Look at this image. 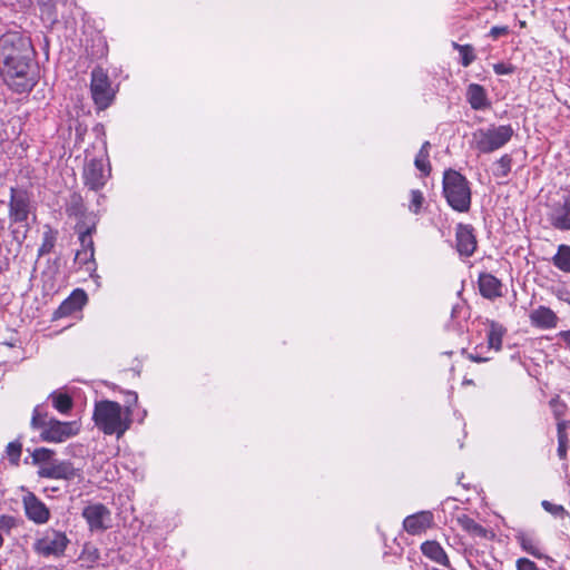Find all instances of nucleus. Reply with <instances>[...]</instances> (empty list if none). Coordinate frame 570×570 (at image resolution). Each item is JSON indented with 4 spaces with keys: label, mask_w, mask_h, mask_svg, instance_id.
<instances>
[{
    "label": "nucleus",
    "mask_w": 570,
    "mask_h": 570,
    "mask_svg": "<svg viewBox=\"0 0 570 570\" xmlns=\"http://www.w3.org/2000/svg\"><path fill=\"white\" fill-rule=\"evenodd\" d=\"M83 135L88 137L89 147L85 148V166L82 178L85 185L91 189H100L107 181L109 174L104 169V158L106 157V141L104 138V128L96 125L90 132L86 127L78 128V141L85 142Z\"/></svg>",
    "instance_id": "f257e3e1"
},
{
    "label": "nucleus",
    "mask_w": 570,
    "mask_h": 570,
    "mask_svg": "<svg viewBox=\"0 0 570 570\" xmlns=\"http://www.w3.org/2000/svg\"><path fill=\"white\" fill-rule=\"evenodd\" d=\"M94 420L105 434H116L118 438L129 429L130 424L128 420L122 419L121 405L108 400L96 403Z\"/></svg>",
    "instance_id": "f03ea898"
},
{
    "label": "nucleus",
    "mask_w": 570,
    "mask_h": 570,
    "mask_svg": "<svg viewBox=\"0 0 570 570\" xmlns=\"http://www.w3.org/2000/svg\"><path fill=\"white\" fill-rule=\"evenodd\" d=\"M0 73L6 85L17 94L30 91L38 80V70L33 59L2 66Z\"/></svg>",
    "instance_id": "7ed1b4c3"
},
{
    "label": "nucleus",
    "mask_w": 570,
    "mask_h": 570,
    "mask_svg": "<svg viewBox=\"0 0 570 570\" xmlns=\"http://www.w3.org/2000/svg\"><path fill=\"white\" fill-rule=\"evenodd\" d=\"M511 125H490L472 132L471 147L480 154H491L505 146L513 137Z\"/></svg>",
    "instance_id": "20e7f679"
},
{
    "label": "nucleus",
    "mask_w": 570,
    "mask_h": 570,
    "mask_svg": "<svg viewBox=\"0 0 570 570\" xmlns=\"http://www.w3.org/2000/svg\"><path fill=\"white\" fill-rule=\"evenodd\" d=\"M443 194L448 204L456 212L465 213L471 205L468 179L459 171L448 169L443 175Z\"/></svg>",
    "instance_id": "39448f33"
},
{
    "label": "nucleus",
    "mask_w": 570,
    "mask_h": 570,
    "mask_svg": "<svg viewBox=\"0 0 570 570\" xmlns=\"http://www.w3.org/2000/svg\"><path fill=\"white\" fill-rule=\"evenodd\" d=\"M31 39L19 32H8L0 37V61L2 66L33 59Z\"/></svg>",
    "instance_id": "423d86ee"
},
{
    "label": "nucleus",
    "mask_w": 570,
    "mask_h": 570,
    "mask_svg": "<svg viewBox=\"0 0 570 570\" xmlns=\"http://www.w3.org/2000/svg\"><path fill=\"white\" fill-rule=\"evenodd\" d=\"M96 217L89 216L86 217V222L83 224L78 223L76 228L79 234V243L80 249H77L73 262L79 263L85 266V271L92 276V273L96 271V263L94 259V240L92 233L96 230Z\"/></svg>",
    "instance_id": "0eeeda50"
},
{
    "label": "nucleus",
    "mask_w": 570,
    "mask_h": 570,
    "mask_svg": "<svg viewBox=\"0 0 570 570\" xmlns=\"http://www.w3.org/2000/svg\"><path fill=\"white\" fill-rule=\"evenodd\" d=\"M31 426L40 429V436L47 442H61L71 434L70 423H62L53 419L47 420V414L41 412V406L39 405L33 410Z\"/></svg>",
    "instance_id": "6e6552de"
},
{
    "label": "nucleus",
    "mask_w": 570,
    "mask_h": 570,
    "mask_svg": "<svg viewBox=\"0 0 570 570\" xmlns=\"http://www.w3.org/2000/svg\"><path fill=\"white\" fill-rule=\"evenodd\" d=\"M90 94L98 110L108 108L116 97V89L111 86L107 72L100 67L91 71Z\"/></svg>",
    "instance_id": "1a4fd4ad"
},
{
    "label": "nucleus",
    "mask_w": 570,
    "mask_h": 570,
    "mask_svg": "<svg viewBox=\"0 0 570 570\" xmlns=\"http://www.w3.org/2000/svg\"><path fill=\"white\" fill-rule=\"evenodd\" d=\"M32 212L31 195L22 188L10 189L9 219L12 224L28 226V219Z\"/></svg>",
    "instance_id": "9d476101"
},
{
    "label": "nucleus",
    "mask_w": 570,
    "mask_h": 570,
    "mask_svg": "<svg viewBox=\"0 0 570 570\" xmlns=\"http://www.w3.org/2000/svg\"><path fill=\"white\" fill-rule=\"evenodd\" d=\"M69 540L66 534L57 531L47 532L40 540H38L36 548L42 556L59 554L63 552Z\"/></svg>",
    "instance_id": "9b49d317"
},
{
    "label": "nucleus",
    "mask_w": 570,
    "mask_h": 570,
    "mask_svg": "<svg viewBox=\"0 0 570 570\" xmlns=\"http://www.w3.org/2000/svg\"><path fill=\"white\" fill-rule=\"evenodd\" d=\"M82 515L91 531H104L109 527L110 511L101 503L86 507L82 511Z\"/></svg>",
    "instance_id": "f8f14e48"
},
{
    "label": "nucleus",
    "mask_w": 570,
    "mask_h": 570,
    "mask_svg": "<svg viewBox=\"0 0 570 570\" xmlns=\"http://www.w3.org/2000/svg\"><path fill=\"white\" fill-rule=\"evenodd\" d=\"M456 249L461 256L470 257L476 249V238L471 225L459 224L455 230Z\"/></svg>",
    "instance_id": "ddd939ff"
},
{
    "label": "nucleus",
    "mask_w": 570,
    "mask_h": 570,
    "mask_svg": "<svg viewBox=\"0 0 570 570\" xmlns=\"http://www.w3.org/2000/svg\"><path fill=\"white\" fill-rule=\"evenodd\" d=\"M433 515L430 511H421L409 515L403 521L404 530L410 534H420L432 524Z\"/></svg>",
    "instance_id": "4468645a"
},
{
    "label": "nucleus",
    "mask_w": 570,
    "mask_h": 570,
    "mask_svg": "<svg viewBox=\"0 0 570 570\" xmlns=\"http://www.w3.org/2000/svg\"><path fill=\"white\" fill-rule=\"evenodd\" d=\"M24 510L27 517L36 523H45L49 519V511L46 505L37 499L32 493H29L23 499Z\"/></svg>",
    "instance_id": "2eb2a0df"
},
{
    "label": "nucleus",
    "mask_w": 570,
    "mask_h": 570,
    "mask_svg": "<svg viewBox=\"0 0 570 570\" xmlns=\"http://www.w3.org/2000/svg\"><path fill=\"white\" fill-rule=\"evenodd\" d=\"M480 294L488 299L502 296V283L490 273H481L478 279Z\"/></svg>",
    "instance_id": "dca6fc26"
},
{
    "label": "nucleus",
    "mask_w": 570,
    "mask_h": 570,
    "mask_svg": "<svg viewBox=\"0 0 570 570\" xmlns=\"http://www.w3.org/2000/svg\"><path fill=\"white\" fill-rule=\"evenodd\" d=\"M529 318L533 326L544 330L553 328L558 324L557 314L546 306H539L538 308L532 309Z\"/></svg>",
    "instance_id": "f3484780"
},
{
    "label": "nucleus",
    "mask_w": 570,
    "mask_h": 570,
    "mask_svg": "<svg viewBox=\"0 0 570 570\" xmlns=\"http://www.w3.org/2000/svg\"><path fill=\"white\" fill-rule=\"evenodd\" d=\"M550 222L557 229L570 230V195L564 198L562 205L553 208Z\"/></svg>",
    "instance_id": "a211bd4d"
},
{
    "label": "nucleus",
    "mask_w": 570,
    "mask_h": 570,
    "mask_svg": "<svg viewBox=\"0 0 570 570\" xmlns=\"http://www.w3.org/2000/svg\"><path fill=\"white\" fill-rule=\"evenodd\" d=\"M422 553L431 559L432 561L446 566L449 564V558L444 551V549L441 547V544L436 541H425L421 546Z\"/></svg>",
    "instance_id": "6ab92c4d"
},
{
    "label": "nucleus",
    "mask_w": 570,
    "mask_h": 570,
    "mask_svg": "<svg viewBox=\"0 0 570 570\" xmlns=\"http://www.w3.org/2000/svg\"><path fill=\"white\" fill-rule=\"evenodd\" d=\"M468 101L472 109L481 110L488 107V99L484 88L478 83H471L466 91Z\"/></svg>",
    "instance_id": "aec40b11"
},
{
    "label": "nucleus",
    "mask_w": 570,
    "mask_h": 570,
    "mask_svg": "<svg viewBox=\"0 0 570 570\" xmlns=\"http://www.w3.org/2000/svg\"><path fill=\"white\" fill-rule=\"evenodd\" d=\"M515 539L522 550L537 559H542L544 554L541 552L539 541L527 532H519Z\"/></svg>",
    "instance_id": "412c9836"
},
{
    "label": "nucleus",
    "mask_w": 570,
    "mask_h": 570,
    "mask_svg": "<svg viewBox=\"0 0 570 570\" xmlns=\"http://www.w3.org/2000/svg\"><path fill=\"white\" fill-rule=\"evenodd\" d=\"M504 334L505 328L501 324L494 321H489V332L487 335L489 348L499 352L502 348V338Z\"/></svg>",
    "instance_id": "4be33fe9"
},
{
    "label": "nucleus",
    "mask_w": 570,
    "mask_h": 570,
    "mask_svg": "<svg viewBox=\"0 0 570 570\" xmlns=\"http://www.w3.org/2000/svg\"><path fill=\"white\" fill-rule=\"evenodd\" d=\"M551 263L559 271L570 274V245H559Z\"/></svg>",
    "instance_id": "5701e85b"
},
{
    "label": "nucleus",
    "mask_w": 570,
    "mask_h": 570,
    "mask_svg": "<svg viewBox=\"0 0 570 570\" xmlns=\"http://www.w3.org/2000/svg\"><path fill=\"white\" fill-rule=\"evenodd\" d=\"M511 167L512 158L510 155L505 154L494 163L493 175L498 178H504L511 171Z\"/></svg>",
    "instance_id": "b1692460"
},
{
    "label": "nucleus",
    "mask_w": 570,
    "mask_h": 570,
    "mask_svg": "<svg viewBox=\"0 0 570 570\" xmlns=\"http://www.w3.org/2000/svg\"><path fill=\"white\" fill-rule=\"evenodd\" d=\"M50 399L55 409L61 413H66L71 409V396L66 393L52 392Z\"/></svg>",
    "instance_id": "393cba45"
},
{
    "label": "nucleus",
    "mask_w": 570,
    "mask_h": 570,
    "mask_svg": "<svg viewBox=\"0 0 570 570\" xmlns=\"http://www.w3.org/2000/svg\"><path fill=\"white\" fill-rule=\"evenodd\" d=\"M452 47L459 51L463 67L470 66L475 60L474 49L471 45L452 42Z\"/></svg>",
    "instance_id": "a878e982"
},
{
    "label": "nucleus",
    "mask_w": 570,
    "mask_h": 570,
    "mask_svg": "<svg viewBox=\"0 0 570 570\" xmlns=\"http://www.w3.org/2000/svg\"><path fill=\"white\" fill-rule=\"evenodd\" d=\"M459 522L465 531L474 535L485 537L487 530L473 519L464 515L463 518L459 519Z\"/></svg>",
    "instance_id": "bb28decb"
},
{
    "label": "nucleus",
    "mask_w": 570,
    "mask_h": 570,
    "mask_svg": "<svg viewBox=\"0 0 570 570\" xmlns=\"http://www.w3.org/2000/svg\"><path fill=\"white\" fill-rule=\"evenodd\" d=\"M22 452V444L19 441L10 442L7 445L6 453L10 463L14 466L19 465L20 456Z\"/></svg>",
    "instance_id": "cd10ccee"
},
{
    "label": "nucleus",
    "mask_w": 570,
    "mask_h": 570,
    "mask_svg": "<svg viewBox=\"0 0 570 570\" xmlns=\"http://www.w3.org/2000/svg\"><path fill=\"white\" fill-rule=\"evenodd\" d=\"M106 52L107 47L102 37L99 33H96L92 38L91 51H89V55L91 58H101L106 55Z\"/></svg>",
    "instance_id": "c85d7f7f"
},
{
    "label": "nucleus",
    "mask_w": 570,
    "mask_h": 570,
    "mask_svg": "<svg viewBox=\"0 0 570 570\" xmlns=\"http://www.w3.org/2000/svg\"><path fill=\"white\" fill-rule=\"evenodd\" d=\"M87 302H88V296L83 289H80V288L73 289V320L82 318V315L81 314L78 315L76 313V309L77 308L80 309L82 306H85L87 304Z\"/></svg>",
    "instance_id": "c756f323"
},
{
    "label": "nucleus",
    "mask_w": 570,
    "mask_h": 570,
    "mask_svg": "<svg viewBox=\"0 0 570 570\" xmlns=\"http://www.w3.org/2000/svg\"><path fill=\"white\" fill-rule=\"evenodd\" d=\"M39 473L41 476L46 478H67L68 468L63 465H53L50 468H42Z\"/></svg>",
    "instance_id": "7c9ffc66"
},
{
    "label": "nucleus",
    "mask_w": 570,
    "mask_h": 570,
    "mask_svg": "<svg viewBox=\"0 0 570 570\" xmlns=\"http://www.w3.org/2000/svg\"><path fill=\"white\" fill-rule=\"evenodd\" d=\"M414 165L424 176H429L432 170L429 154L426 153L419 151L415 157Z\"/></svg>",
    "instance_id": "2f4dec72"
},
{
    "label": "nucleus",
    "mask_w": 570,
    "mask_h": 570,
    "mask_svg": "<svg viewBox=\"0 0 570 570\" xmlns=\"http://www.w3.org/2000/svg\"><path fill=\"white\" fill-rule=\"evenodd\" d=\"M410 195H411V202L409 205V209L412 213L417 214L421 210V207L423 205L424 196H423L422 191H420L419 189L411 190Z\"/></svg>",
    "instance_id": "473e14b6"
},
{
    "label": "nucleus",
    "mask_w": 570,
    "mask_h": 570,
    "mask_svg": "<svg viewBox=\"0 0 570 570\" xmlns=\"http://www.w3.org/2000/svg\"><path fill=\"white\" fill-rule=\"evenodd\" d=\"M51 454L52 452L48 449H36L32 453V461L35 464L47 462L50 459Z\"/></svg>",
    "instance_id": "72a5a7b5"
},
{
    "label": "nucleus",
    "mask_w": 570,
    "mask_h": 570,
    "mask_svg": "<svg viewBox=\"0 0 570 570\" xmlns=\"http://www.w3.org/2000/svg\"><path fill=\"white\" fill-rule=\"evenodd\" d=\"M80 127H86V129H88V125L87 124H83V122H78L77 126H76V139L73 141V148H78V149H82V151L85 153V148L86 147H90L88 145V137L87 135H83L85 137V142H80L78 141V128ZM88 132H90L91 130H87ZM91 150V148H89Z\"/></svg>",
    "instance_id": "f704fd0d"
},
{
    "label": "nucleus",
    "mask_w": 570,
    "mask_h": 570,
    "mask_svg": "<svg viewBox=\"0 0 570 570\" xmlns=\"http://www.w3.org/2000/svg\"><path fill=\"white\" fill-rule=\"evenodd\" d=\"M16 527V518L7 514L0 515V530L10 532Z\"/></svg>",
    "instance_id": "c9c22d12"
},
{
    "label": "nucleus",
    "mask_w": 570,
    "mask_h": 570,
    "mask_svg": "<svg viewBox=\"0 0 570 570\" xmlns=\"http://www.w3.org/2000/svg\"><path fill=\"white\" fill-rule=\"evenodd\" d=\"M569 422L568 421H564V420H559L558 423H557V432H558V443L559 442H563V443H568L569 440H568V435H567V426H568Z\"/></svg>",
    "instance_id": "e433bc0d"
},
{
    "label": "nucleus",
    "mask_w": 570,
    "mask_h": 570,
    "mask_svg": "<svg viewBox=\"0 0 570 570\" xmlns=\"http://www.w3.org/2000/svg\"><path fill=\"white\" fill-rule=\"evenodd\" d=\"M71 314V295H69L59 308L55 312V316H68Z\"/></svg>",
    "instance_id": "4c0bfd02"
},
{
    "label": "nucleus",
    "mask_w": 570,
    "mask_h": 570,
    "mask_svg": "<svg viewBox=\"0 0 570 570\" xmlns=\"http://www.w3.org/2000/svg\"><path fill=\"white\" fill-rule=\"evenodd\" d=\"M515 567L517 570H539L538 566L528 558H519Z\"/></svg>",
    "instance_id": "58836bf2"
},
{
    "label": "nucleus",
    "mask_w": 570,
    "mask_h": 570,
    "mask_svg": "<svg viewBox=\"0 0 570 570\" xmlns=\"http://www.w3.org/2000/svg\"><path fill=\"white\" fill-rule=\"evenodd\" d=\"M509 33V28L507 26H494L490 29L489 36L493 39H498L501 36H505Z\"/></svg>",
    "instance_id": "ea45409f"
},
{
    "label": "nucleus",
    "mask_w": 570,
    "mask_h": 570,
    "mask_svg": "<svg viewBox=\"0 0 570 570\" xmlns=\"http://www.w3.org/2000/svg\"><path fill=\"white\" fill-rule=\"evenodd\" d=\"M493 70L497 75H510L513 72V67L503 62L495 63Z\"/></svg>",
    "instance_id": "a19ab883"
},
{
    "label": "nucleus",
    "mask_w": 570,
    "mask_h": 570,
    "mask_svg": "<svg viewBox=\"0 0 570 570\" xmlns=\"http://www.w3.org/2000/svg\"><path fill=\"white\" fill-rule=\"evenodd\" d=\"M550 405L553 407V412L557 419L563 415L564 405L560 403L558 399H552L550 401Z\"/></svg>",
    "instance_id": "79ce46f5"
},
{
    "label": "nucleus",
    "mask_w": 570,
    "mask_h": 570,
    "mask_svg": "<svg viewBox=\"0 0 570 570\" xmlns=\"http://www.w3.org/2000/svg\"><path fill=\"white\" fill-rule=\"evenodd\" d=\"M567 452H568V443H563L562 441L558 443V456L560 460L567 459Z\"/></svg>",
    "instance_id": "37998d69"
},
{
    "label": "nucleus",
    "mask_w": 570,
    "mask_h": 570,
    "mask_svg": "<svg viewBox=\"0 0 570 570\" xmlns=\"http://www.w3.org/2000/svg\"><path fill=\"white\" fill-rule=\"evenodd\" d=\"M9 139L4 121L0 118V145Z\"/></svg>",
    "instance_id": "c03bdc74"
},
{
    "label": "nucleus",
    "mask_w": 570,
    "mask_h": 570,
    "mask_svg": "<svg viewBox=\"0 0 570 570\" xmlns=\"http://www.w3.org/2000/svg\"><path fill=\"white\" fill-rule=\"evenodd\" d=\"M469 358L472 360L473 362H476V363H482V362H487L489 361L490 358L489 357H482L478 354H474V353H471L469 355Z\"/></svg>",
    "instance_id": "a18cd8bd"
},
{
    "label": "nucleus",
    "mask_w": 570,
    "mask_h": 570,
    "mask_svg": "<svg viewBox=\"0 0 570 570\" xmlns=\"http://www.w3.org/2000/svg\"><path fill=\"white\" fill-rule=\"evenodd\" d=\"M430 148L431 144L429 141H424L419 151L426 153L430 155Z\"/></svg>",
    "instance_id": "49530a36"
},
{
    "label": "nucleus",
    "mask_w": 570,
    "mask_h": 570,
    "mask_svg": "<svg viewBox=\"0 0 570 570\" xmlns=\"http://www.w3.org/2000/svg\"><path fill=\"white\" fill-rule=\"evenodd\" d=\"M129 395H131L134 401L137 402V394L135 392H130Z\"/></svg>",
    "instance_id": "de8ad7c7"
},
{
    "label": "nucleus",
    "mask_w": 570,
    "mask_h": 570,
    "mask_svg": "<svg viewBox=\"0 0 570 570\" xmlns=\"http://www.w3.org/2000/svg\"><path fill=\"white\" fill-rule=\"evenodd\" d=\"M12 234H13L14 238H18L19 230L18 229H12Z\"/></svg>",
    "instance_id": "09e8293b"
},
{
    "label": "nucleus",
    "mask_w": 570,
    "mask_h": 570,
    "mask_svg": "<svg viewBox=\"0 0 570 570\" xmlns=\"http://www.w3.org/2000/svg\"><path fill=\"white\" fill-rule=\"evenodd\" d=\"M3 541L4 540H3L2 535L0 534V548L3 546Z\"/></svg>",
    "instance_id": "8fccbe9b"
}]
</instances>
